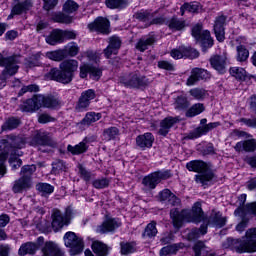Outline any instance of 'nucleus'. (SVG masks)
<instances>
[{"instance_id":"obj_1","label":"nucleus","mask_w":256,"mask_h":256,"mask_svg":"<svg viewBox=\"0 0 256 256\" xmlns=\"http://www.w3.org/2000/svg\"><path fill=\"white\" fill-rule=\"evenodd\" d=\"M204 215L205 213L203 212V208H201V202L194 203L191 211L182 210L181 213L178 209H172L170 211V217L176 229L182 227L183 221H187L188 223H201Z\"/></svg>"},{"instance_id":"obj_2","label":"nucleus","mask_w":256,"mask_h":256,"mask_svg":"<svg viewBox=\"0 0 256 256\" xmlns=\"http://www.w3.org/2000/svg\"><path fill=\"white\" fill-rule=\"evenodd\" d=\"M59 69L52 68L49 72V77L58 83H71L74 73L79 69V61L75 59L64 60L60 63Z\"/></svg>"},{"instance_id":"obj_3","label":"nucleus","mask_w":256,"mask_h":256,"mask_svg":"<svg viewBox=\"0 0 256 256\" xmlns=\"http://www.w3.org/2000/svg\"><path fill=\"white\" fill-rule=\"evenodd\" d=\"M25 142L21 137L8 136L7 139L0 141V177H5L7 173V167L5 161H7V155H15V149H23Z\"/></svg>"},{"instance_id":"obj_4","label":"nucleus","mask_w":256,"mask_h":256,"mask_svg":"<svg viewBox=\"0 0 256 256\" xmlns=\"http://www.w3.org/2000/svg\"><path fill=\"white\" fill-rule=\"evenodd\" d=\"M245 237L247 240H235L236 253H256V227L248 229Z\"/></svg>"},{"instance_id":"obj_5","label":"nucleus","mask_w":256,"mask_h":256,"mask_svg":"<svg viewBox=\"0 0 256 256\" xmlns=\"http://www.w3.org/2000/svg\"><path fill=\"white\" fill-rule=\"evenodd\" d=\"M171 177H173L171 170H158L145 176L142 179V185L147 191H153L158 184L162 181H167V179H171Z\"/></svg>"},{"instance_id":"obj_6","label":"nucleus","mask_w":256,"mask_h":256,"mask_svg":"<svg viewBox=\"0 0 256 256\" xmlns=\"http://www.w3.org/2000/svg\"><path fill=\"white\" fill-rule=\"evenodd\" d=\"M0 67H5L0 75V81H2L3 87L9 77H13L19 71V58L18 57H8L3 58V55L0 53Z\"/></svg>"},{"instance_id":"obj_7","label":"nucleus","mask_w":256,"mask_h":256,"mask_svg":"<svg viewBox=\"0 0 256 256\" xmlns=\"http://www.w3.org/2000/svg\"><path fill=\"white\" fill-rule=\"evenodd\" d=\"M64 245L70 249V255H81L83 249H85V242L83 238L77 236L75 232H66L64 235Z\"/></svg>"},{"instance_id":"obj_8","label":"nucleus","mask_w":256,"mask_h":256,"mask_svg":"<svg viewBox=\"0 0 256 256\" xmlns=\"http://www.w3.org/2000/svg\"><path fill=\"white\" fill-rule=\"evenodd\" d=\"M41 107H45L46 109H59L61 107V100L53 95L43 96L36 94L33 96V109L35 111L41 109Z\"/></svg>"},{"instance_id":"obj_9","label":"nucleus","mask_w":256,"mask_h":256,"mask_svg":"<svg viewBox=\"0 0 256 256\" xmlns=\"http://www.w3.org/2000/svg\"><path fill=\"white\" fill-rule=\"evenodd\" d=\"M88 29L101 35H109L111 33V22L107 18L98 17L88 24Z\"/></svg>"},{"instance_id":"obj_10","label":"nucleus","mask_w":256,"mask_h":256,"mask_svg":"<svg viewBox=\"0 0 256 256\" xmlns=\"http://www.w3.org/2000/svg\"><path fill=\"white\" fill-rule=\"evenodd\" d=\"M192 36L196 38L197 41H201L202 45L208 49L213 45L211 32H209V30L203 31V26L201 24H197L192 28Z\"/></svg>"},{"instance_id":"obj_11","label":"nucleus","mask_w":256,"mask_h":256,"mask_svg":"<svg viewBox=\"0 0 256 256\" xmlns=\"http://www.w3.org/2000/svg\"><path fill=\"white\" fill-rule=\"evenodd\" d=\"M121 83L125 85V87L133 88L147 87V85H149L147 77L140 76L137 73H131L128 76L121 78Z\"/></svg>"},{"instance_id":"obj_12","label":"nucleus","mask_w":256,"mask_h":256,"mask_svg":"<svg viewBox=\"0 0 256 256\" xmlns=\"http://www.w3.org/2000/svg\"><path fill=\"white\" fill-rule=\"evenodd\" d=\"M121 227V222L117 218H107L96 227V233L99 235H107V233H114L116 229Z\"/></svg>"},{"instance_id":"obj_13","label":"nucleus","mask_w":256,"mask_h":256,"mask_svg":"<svg viewBox=\"0 0 256 256\" xmlns=\"http://www.w3.org/2000/svg\"><path fill=\"white\" fill-rule=\"evenodd\" d=\"M87 75H89L90 79L93 81H99L103 76V69L97 66L83 64L80 66V78L87 79Z\"/></svg>"},{"instance_id":"obj_14","label":"nucleus","mask_w":256,"mask_h":256,"mask_svg":"<svg viewBox=\"0 0 256 256\" xmlns=\"http://www.w3.org/2000/svg\"><path fill=\"white\" fill-rule=\"evenodd\" d=\"M211 79V73L203 68H193L191 74L186 81L188 87H193L198 81H207Z\"/></svg>"},{"instance_id":"obj_15","label":"nucleus","mask_w":256,"mask_h":256,"mask_svg":"<svg viewBox=\"0 0 256 256\" xmlns=\"http://www.w3.org/2000/svg\"><path fill=\"white\" fill-rule=\"evenodd\" d=\"M52 219V229L57 233V231H61L63 227H67L70 221L67 216L63 215V212L59 209H53L51 214Z\"/></svg>"},{"instance_id":"obj_16","label":"nucleus","mask_w":256,"mask_h":256,"mask_svg":"<svg viewBox=\"0 0 256 256\" xmlns=\"http://www.w3.org/2000/svg\"><path fill=\"white\" fill-rule=\"evenodd\" d=\"M221 126V122H211L204 126L196 128L194 131L190 132L187 136L188 139H199V137H203V135H207L209 131H213V129H217V127Z\"/></svg>"},{"instance_id":"obj_17","label":"nucleus","mask_w":256,"mask_h":256,"mask_svg":"<svg viewBox=\"0 0 256 256\" xmlns=\"http://www.w3.org/2000/svg\"><path fill=\"white\" fill-rule=\"evenodd\" d=\"M95 97H97V92H95V90L88 89L83 91L80 95L76 108L79 111H83V109H87V107L91 105V101H93Z\"/></svg>"},{"instance_id":"obj_18","label":"nucleus","mask_w":256,"mask_h":256,"mask_svg":"<svg viewBox=\"0 0 256 256\" xmlns=\"http://www.w3.org/2000/svg\"><path fill=\"white\" fill-rule=\"evenodd\" d=\"M227 21V16L220 15L216 17L214 24V33L216 35L217 41L223 43L225 41V23Z\"/></svg>"},{"instance_id":"obj_19","label":"nucleus","mask_w":256,"mask_h":256,"mask_svg":"<svg viewBox=\"0 0 256 256\" xmlns=\"http://www.w3.org/2000/svg\"><path fill=\"white\" fill-rule=\"evenodd\" d=\"M157 43V35L155 33L151 32L148 35L140 38L136 44V49L138 51H141V53H144V51H147L149 47L153 46Z\"/></svg>"},{"instance_id":"obj_20","label":"nucleus","mask_w":256,"mask_h":256,"mask_svg":"<svg viewBox=\"0 0 256 256\" xmlns=\"http://www.w3.org/2000/svg\"><path fill=\"white\" fill-rule=\"evenodd\" d=\"M153 143H155V136H153V133L146 132L136 137V145L143 151H145V149H151Z\"/></svg>"},{"instance_id":"obj_21","label":"nucleus","mask_w":256,"mask_h":256,"mask_svg":"<svg viewBox=\"0 0 256 256\" xmlns=\"http://www.w3.org/2000/svg\"><path fill=\"white\" fill-rule=\"evenodd\" d=\"M121 49V38L117 36H111L109 38V45L104 49V55L106 59H109L111 55H117Z\"/></svg>"},{"instance_id":"obj_22","label":"nucleus","mask_w":256,"mask_h":256,"mask_svg":"<svg viewBox=\"0 0 256 256\" xmlns=\"http://www.w3.org/2000/svg\"><path fill=\"white\" fill-rule=\"evenodd\" d=\"M210 65L218 71V73H225V67L227 65V56L225 55H215L210 58Z\"/></svg>"},{"instance_id":"obj_23","label":"nucleus","mask_w":256,"mask_h":256,"mask_svg":"<svg viewBox=\"0 0 256 256\" xmlns=\"http://www.w3.org/2000/svg\"><path fill=\"white\" fill-rule=\"evenodd\" d=\"M186 169L193 173H207L209 165L203 160H192L186 163Z\"/></svg>"},{"instance_id":"obj_24","label":"nucleus","mask_w":256,"mask_h":256,"mask_svg":"<svg viewBox=\"0 0 256 256\" xmlns=\"http://www.w3.org/2000/svg\"><path fill=\"white\" fill-rule=\"evenodd\" d=\"M235 151L241 153L245 151L246 153H253L256 150V139H248L245 141H240L234 146Z\"/></svg>"},{"instance_id":"obj_25","label":"nucleus","mask_w":256,"mask_h":256,"mask_svg":"<svg viewBox=\"0 0 256 256\" xmlns=\"http://www.w3.org/2000/svg\"><path fill=\"white\" fill-rule=\"evenodd\" d=\"M42 253L44 256H65V252L59 249L53 242H46L42 248Z\"/></svg>"},{"instance_id":"obj_26","label":"nucleus","mask_w":256,"mask_h":256,"mask_svg":"<svg viewBox=\"0 0 256 256\" xmlns=\"http://www.w3.org/2000/svg\"><path fill=\"white\" fill-rule=\"evenodd\" d=\"M229 74L230 77H233L236 79V81H239L240 83H243V81H247V70L243 67L239 66H232L229 68Z\"/></svg>"},{"instance_id":"obj_27","label":"nucleus","mask_w":256,"mask_h":256,"mask_svg":"<svg viewBox=\"0 0 256 256\" xmlns=\"http://www.w3.org/2000/svg\"><path fill=\"white\" fill-rule=\"evenodd\" d=\"M31 9V1H24L21 3H17L13 6L11 14L8 16V19H13V15H21L22 13H26Z\"/></svg>"},{"instance_id":"obj_28","label":"nucleus","mask_w":256,"mask_h":256,"mask_svg":"<svg viewBox=\"0 0 256 256\" xmlns=\"http://www.w3.org/2000/svg\"><path fill=\"white\" fill-rule=\"evenodd\" d=\"M177 123V118L167 117L160 123L159 135L166 137L169 134V131L173 125Z\"/></svg>"},{"instance_id":"obj_29","label":"nucleus","mask_w":256,"mask_h":256,"mask_svg":"<svg viewBox=\"0 0 256 256\" xmlns=\"http://www.w3.org/2000/svg\"><path fill=\"white\" fill-rule=\"evenodd\" d=\"M92 251L96 254V256H107L109 255V246L107 244L95 240L92 242Z\"/></svg>"},{"instance_id":"obj_30","label":"nucleus","mask_w":256,"mask_h":256,"mask_svg":"<svg viewBox=\"0 0 256 256\" xmlns=\"http://www.w3.org/2000/svg\"><path fill=\"white\" fill-rule=\"evenodd\" d=\"M87 149H89V146L85 141H82L75 146L71 144L67 146V152L71 153V155H83V153H87Z\"/></svg>"},{"instance_id":"obj_31","label":"nucleus","mask_w":256,"mask_h":256,"mask_svg":"<svg viewBox=\"0 0 256 256\" xmlns=\"http://www.w3.org/2000/svg\"><path fill=\"white\" fill-rule=\"evenodd\" d=\"M36 142L38 145H48V147H55L57 143L47 134L46 132H37L36 133Z\"/></svg>"},{"instance_id":"obj_32","label":"nucleus","mask_w":256,"mask_h":256,"mask_svg":"<svg viewBox=\"0 0 256 256\" xmlns=\"http://www.w3.org/2000/svg\"><path fill=\"white\" fill-rule=\"evenodd\" d=\"M27 189H31V184L29 183V180H23L22 178H19L13 182V193H22L24 191H27Z\"/></svg>"},{"instance_id":"obj_33","label":"nucleus","mask_w":256,"mask_h":256,"mask_svg":"<svg viewBox=\"0 0 256 256\" xmlns=\"http://www.w3.org/2000/svg\"><path fill=\"white\" fill-rule=\"evenodd\" d=\"M46 43H48V45H57V43H63V34L61 30H53L50 35L46 37Z\"/></svg>"},{"instance_id":"obj_34","label":"nucleus","mask_w":256,"mask_h":256,"mask_svg":"<svg viewBox=\"0 0 256 256\" xmlns=\"http://www.w3.org/2000/svg\"><path fill=\"white\" fill-rule=\"evenodd\" d=\"M185 11L189 13H199L201 11V4L199 2L184 3L180 7L181 15H185Z\"/></svg>"},{"instance_id":"obj_35","label":"nucleus","mask_w":256,"mask_h":256,"mask_svg":"<svg viewBox=\"0 0 256 256\" xmlns=\"http://www.w3.org/2000/svg\"><path fill=\"white\" fill-rule=\"evenodd\" d=\"M157 233V222L151 221L149 224H147L146 228L144 229L142 237L146 239H153V237H157Z\"/></svg>"},{"instance_id":"obj_36","label":"nucleus","mask_w":256,"mask_h":256,"mask_svg":"<svg viewBox=\"0 0 256 256\" xmlns=\"http://www.w3.org/2000/svg\"><path fill=\"white\" fill-rule=\"evenodd\" d=\"M159 199L160 201H169L171 205H175V203H179V198L175 196L171 190L164 189L159 193Z\"/></svg>"},{"instance_id":"obj_37","label":"nucleus","mask_w":256,"mask_h":256,"mask_svg":"<svg viewBox=\"0 0 256 256\" xmlns=\"http://www.w3.org/2000/svg\"><path fill=\"white\" fill-rule=\"evenodd\" d=\"M189 105V100L185 95L177 96L174 101V109H177V111H185L189 108Z\"/></svg>"},{"instance_id":"obj_38","label":"nucleus","mask_w":256,"mask_h":256,"mask_svg":"<svg viewBox=\"0 0 256 256\" xmlns=\"http://www.w3.org/2000/svg\"><path fill=\"white\" fill-rule=\"evenodd\" d=\"M137 251V243L135 242H121L120 243V253L121 255H131Z\"/></svg>"},{"instance_id":"obj_39","label":"nucleus","mask_w":256,"mask_h":256,"mask_svg":"<svg viewBox=\"0 0 256 256\" xmlns=\"http://www.w3.org/2000/svg\"><path fill=\"white\" fill-rule=\"evenodd\" d=\"M36 191L42 195V197H47V195H51L53 191H55V187L49 183H38L36 184Z\"/></svg>"},{"instance_id":"obj_40","label":"nucleus","mask_w":256,"mask_h":256,"mask_svg":"<svg viewBox=\"0 0 256 256\" xmlns=\"http://www.w3.org/2000/svg\"><path fill=\"white\" fill-rule=\"evenodd\" d=\"M205 111V106L202 103L192 105L185 113L186 117H197Z\"/></svg>"},{"instance_id":"obj_41","label":"nucleus","mask_w":256,"mask_h":256,"mask_svg":"<svg viewBox=\"0 0 256 256\" xmlns=\"http://www.w3.org/2000/svg\"><path fill=\"white\" fill-rule=\"evenodd\" d=\"M101 113L97 112H88L85 117L82 119V125H92V123H97L101 119Z\"/></svg>"},{"instance_id":"obj_42","label":"nucleus","mask_w":256,"mask_h":256,"mask_svg":"<svg viewBox=\"0 0 256 256\" xmlns=\"http://www.w3.org/2000/svg\"><path fill=\"white\" fill-rule=\"evenodd\" d=\"M52 19L55 23H63L65 25L73 23V17L63 12L53 14Z\"/></svg>"},{"instance_id":"obj_43","label":"nucleus","mask_w":256,"mask_h":256,"mask_svg":"<svg viewBox=\"0 0 256 256\" xmlns=\"http://www.w3.org/2000/svg\"><path fill=\"white\" fill-rule=\"evenodd\" d=\"M20 176V179L29 181V184L31 185L33 179V167L31 165L23 166L20 171Z\"/></svg>"},{"instance_id":"obj_44","label":"nucleus","mask_w":256,"mask_h":256,"mask_svg":"<svg viewBox=\"0 0 256 256\" xmlns=\"http://www.w3.org/2000/svg\"><path fill=\"white\" fill-rule=\"evenodd\" d=\"M168 27L171 31H182L185 29V20L173 17L168 21Z\"/></svg>"},{"instance_id":"obj_45","label":"nucleus","mask_w":256,"mask_h":256,"mask_svg":"<svg viewBox=\"0 0 256 256\" xmlns=\"http://www.w3.org/2000/svg\"><path fill=\"white\" fill-rule=\"evenodd\" d=\"M210 221H212L216 227H224L225 223H227V220L221 215V212L215 210L212 211Z\"/></svg>"},{"instance_id":"obj_46","label":"nucleus","mask_w":256,"mask_h":256,"mask_svg":"<svg viewBox=\"0 0 256 256\" xmlns=\"http://www.w3.org/2000/svg\"><path fill=\"white\" fill-rule=\"evenodd\" d=\"M157 15V11L154 13H151L149 10H141L137 13H135L134 17L135 19H138V21H143L144 23L153 19Z\"/></svg>"},{"instance_id":"obj_47","label":"nucleus","mask_w":256,"mask_h":256,"mask_svg":"<svg viewBox=\"0 0 256 256\" xmlns=\"http://www.w3.org/2000/svg\"><path fill=\"white\" fill-rule=\"evenodd\" d=\"M215 174L213 172H206L204 174L195 175L196 183H200V185H207L209 181H213Z\"/></svg>"},{"instance_id":"obj_48","label":"nucleus","mask_w":256,"mask_h":256,"mask_svg":"<svg viewBox=\"0 0 256 256\" xmlns=\"http://www.w3.org/2000/svg\"><path fill=\"white\" fill-rule=\"evenodd\" d=\"M184 57L187 59H197L199 57V51L189 46H182V59Z\"/></svg>"},{"instance_id":"obj_49","label":"nucleus","mask_w":256,"mask_h":256,"mask_svg":"<svg viewBox=\"0 0 256 256\" xmlns=\"http://www.w3.org/2000/svg\"><path fill=\"white\" fill-rule=\"evenodd\" d=\"M46 57L51 59V61H63L66 57L65 50H55L46 53Z\"/></svg>"},{"instance_id":"obj_50","label":"nucleus","mask_w":256,"mask_h":256,"mask_svg":"<svg viewBox=\"0 0 256 256\" xmlns=\"http://www.w3.org/2000/svg\"><path fill=\"white\" fill-rule=\"evenodd\" d=\"M63 11L68 15L75 13L79 11V4L73 0H67L63 5Z\"/></svg>"},{"instance_id":"obj_51","label":"nucleus","mask_w":256,"mask_h":256,"mask_svg":"<svg viewBox=\"0 0 256 256\" xmlns=\"http://www.w3.org/2000/svg\"><path fill=\"white\" fill-rule=\"evenodd\" d=\"M21 121L17 118H9L5 121L4 125L2 126V131H11L13 129H17Z\"/></svg>"},{"instance_id":"obj_52","label":"nucleus","mask_w":256,"mask_h":256,"mask_svg":"<svg viewBox=\"0 0 256 256\" xmlns=\"http://www.w3.org/2000/svg\"><path fill=\"white\" fill-rule=\"evenodd\" d=\"M249 59V50L243 45L237 46V61L243 63Z\"/></svg>"},{"instance_id":"obj_53","label":"nucleus","mask_w":256,"mask_h":256,"mask_svg":"<svg viewBox=\"0 0 256 256\" xmlns=\"http://www.w3.org/2000/svg\"><path fill=\"white\" fill-rule=\"evenodd\" d=\"M104 137L107 139V141H111L113 139H116L119 137V128L112 126L103 131Z\"/></svg>"},{"instance_id":"obj_54","label":"nucleus","mask_w":256,"mask_h":256,"mask_svg":"<svg viewBox=\"0 0 256 256\" xmlns=\"http://www.w3.org/2000/svg\"><path fill=\"white\" fill-rule=\"evenodd\" d=\"M127 0H106L105 5L108 9H119L121 7H126L128 5Z\"/></svg>"},{"instance_id":"obj_55","label":"nucleus","mask_w":256,"mask_h":256,"mask_svg":"<svg viewBox=\"0 0 256 256\" xmlns=\"http://www.w3.org/2000/svg\"><path fill=\"white\" fill-rule=\"evenodd\" d=\"M200 233L201 235H206L207 225H202L199 229L197 228L192 229L191 232L188 234V238L190 240L198 239Z\"/></svg>"},{"instance_id":"obj_56","label":"nucleus","mask_w":256,"mask_h":256,"mask_svg":"<svg viewBox=\"0 0 256 256\" xmlns=\"http://www.w3.org/2000/svg\"><path fill=\"white\" fill-rule=\"evenodd\" d=\"M33 253V243L32 242H26L22 244L18 250V255L25 256V255H31Z\"/></svg>"},{"instance_id":"obj_57","label":"nucleus","mask_w":256,"mask_h":256,"mask_svg":"<svg viewBox=\"0 0 256 256\" xmlns=\"http://www.w3.org/2000/svg\"><path fill=\"white\" fill-rule=\"evenodd\" d=\"M189 93L191 97H193V99H196L197 101L203 100V98L207 95V91H205V89L202 88L191 89Z\"/></svg>"},{"instance_id":"obj_58","label":"nucleus","mask_w":256,"mask_h":256,"mask_svg":"<svg viewBox=\"0 0 256 256\" xmlns=\"http://www.w3.org/2000/svg\"><path fill=\"white\" fill-rule=\"evenodd\" d=\"M37 117L38 123H40L41 125H45L47 123H55V121H57V118L51 116L48 113H40Z\"/></svg>"},{"instance_id":"obj_59","label":"nucleus","mask_w":256,"mask_h":256,"mask_svg":"<svg viewBox=\"0 0 256 256\" xmlns=\"http://www.w3.org/2000/svg\"><path fill=\"white\" fill-rule=\"evenodd\" d=\"M52 171L55 175H58L59 173H63V171H67V166L65 162L57 160L52 164Z\"/></svg>"},{"instance_id":"obj_60","label":"nucleus","mask_w":256,"mask_h":256,"mask_svg":"<svg viewBox=\"0 0 256 256\" xmlns=\"http://www.w3.org/2000/svg\"><path fill=\"white\" fill-rule=\"evenodd\" d=\"M65 52L70 57H77V55H79V46L77 45V43L72 42V43L68 44Z\"/></svg>"},{"instance_id":"obj_61","label":"nucleus","mask_w":256,"mask_h":256,"mask_svg":"<svg viewBox=\"0 0 256 256\" xmlns=\"http://www.w3.org/2000/svg\"><path fill=\"white\" fill-rule=\"evenodd\" d=\"M92 185L95 189H105L106 187H109V179L107 178L96 179L92 182Z\"/></svg>"},{"instance_id":"obj_62","label":"nucleus","mask_w":256,"mask_h":256,"mask_svg":"<svg viewBox=\"0 0 256 256\" xmlns=\"http://www.w3.org/2000/svg\"><path fill=\"white\" fill-rule=\"evenodd\" d=\"M158 69H163L164 71H175V65L167 60H160L157 64Z\"/></svg>"},{"instance_id":"obj_63","label":"nucleus","mask_w":256,"mask_h":256,"mask_svg":"<svg viewBox=\"0 0 256 256\" xmlns=\"http://www.w3.org/2000/svg\"><path fill=\"white\" fill-rule=\"evenodd\" d=\"M79 174H80L81 179L86 181V183H89V181H91V179H93V174H91V172L87 171V169H85L83 166H79Z\"/></svg>"},{"instance_id":"obj_64","label":"nucleus","mask_w":256,"mask_h":256,"mask_svg":"<svg viewBox=\"0 0 256 256\" xmlns=\"http://www.w3.org/2000/svg\"><path fill=\"white\" fill-rule=\"evenodd\" d=\"M238 123H243L246 127H250L252 129H256V117L254 118H240Z\"/></svg>"}]
</instances>
